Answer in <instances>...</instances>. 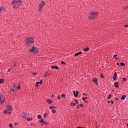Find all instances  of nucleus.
I'll return each mask as SVG.
<instances>
[{"mask_svg":"<svg viewBox=\"0 0 128 128\" xmlns=\"http://www.w3.org/2000/svg\"><path fill=\"white\" fill-rule=\"evenodd\" d=\"M4 102V98L2 96H0V104H2Z\"/></svg>","mask_w":128,"mask_h":128,"instance_id":"obj_6","label":"nucleus"},{"mask_svg":"<svg viewBox=\"0 0 128 128\" xmlns=\"http://www.w3.org/2000/svg\"><path fill=\"white\" fill-rule=\"evenodd\" d=\"M46 116H48V114H44V118H46Z\"/></svg>","mask_w":128,"mask_h":128,"instance_id":"obj_31","label":"nucleus"},{"mask_svg":"<svg viewBox=\"0 0 128 128\" xmlns=\"http://www.w3.org/2000/svg\"><path fill=\"white\" fill-rule=\"evenodd\" d=\"M120 64L121 66H124V63L121 62V63H120Z\"/></svg>","mask_w":128,"mask_h":128,"instance_id":"obj_26","label":"nucleus"},{"mask_svg":"<svg viewBox=\"0 0 128 128\" xmlns=\"http://www.w3.org/2000/svg\"><path fill=\"white\" fill-rule=\"evenodd\" d=\"M116 72H115L113 76V80H116Z\"/></svg>","mask_w":128,"mask_h":128,"instance_id":"obj_9","label":"nucleus"},{"mask_svg":"<svg viewBox=\"0 0 128 128\" xmlns=\"http://www.w3.org/2000/svg\"><path fill=\"white\" fill-rule=\"evenodd\" d=\"M44 119H42L40 120V122L41 124L43 122H44Z\"/></svg>","mask_w":128,"mask_h":128,"instance_id":"obj_25","label":"nucleus"},{"mask_svg":"<svg viewBox=\"0 0 128 128\" xmlns=\"http://www.w3.org/2000/svg\"><path fill=\"white\" fill-rule=\"evenodd\" d=\"M86 98H86H87V97H86V98Z\"/></svg>","mask_w":128,"mask_h":128,"instance_id":"obj_63","label":"nucleus"},{"mask_svg":"<svg viewBox=\"0 0 128 128\" xmlns=\"http://www.w3.org/2000/svg\"><path fill=\"white\" fill-rule=\"evenodd\" d=\"M84 52H88V50H90V48L88 47L86 48H84Z\"/></svg>","mask_w":128,"mask_h":128,"instance_id":"obj_16","label":"nucleus"},{"mask_svg":"<svg viewBox=\"0 0 128 128\" xmlns=\"http://www.w3.org/2000/svg\"><path fill=\"white\" fill-rule=\"evenodd\" d=\"M36 84H40V82H36Z\"/></svg>","mask_w":128,"mask_h":128,"instance_id":"obj_44","label":"nucleus"},{"mask_svg":"<svg viewBox=\"0 0 128 128\" xmlns=\"http://www.w3.org/2000/svg\"><path fill=\"white\" fill-rule=\"evenodd\" d=\"M6 108L8 110L10 111L12 110V106L7 105Z\"/></svg>","mask_w":128,"mask_h":128,"instance_id":"obj_7","label":"nucleus"},{"mask_svg":"<svg viewBox=\"0 0 128 128\" xmlns=\"http://www.w3.org/2000/svg\"><path fill=\"white\" fill-rule=\"evenodd\" d=\"M74 102H76V104H78V100H76L74 99Z\"/></svg>","mask_w":128,"mask_h":128,"instance_id":"obj_34","label":"nucleus"},{"mask_svg":"<svg viewBox=\"0 0 128 128\" xmlns=\"http://www.w3.org/2000/svg\"><path fill=\"white\" fill-rule=\"evenodd\" d=\"M80 105H78L77 106H76V108H80V106H79Z\"/></svg>","mask_w":128,"mask_h":128,"instance_id":"obj_52","label":"nucleus"},{"mask_svg":"<svg viewBox=\"0 0 128 128\" xmlns=\"http://www.w3.org/2000/svg\"><path fill=\"white\" fill-rule=\"evenodd\" d=\"M112 104H114V101H111Z\"/></svg>","mask_w":128,"mask_h":128,"instance_id":"obj_54","label":"nucleus"},{"mask_svg":"<svg viewBox=\"0 0 128 128\" xmlns=\"http://www.w3.org/2000/svg\"><path fill=\"white\" fill-rule=\"evenodd\" d=\"M54 108V106H50V107L49 108H50V110H52V108Z\"/></svg>","mask_w":128,"mask_h":128,"instance_id":"obj_32","label":"nucleus"},{"mask_svg":"<svg viewBox=\"0 0 128 128\" xmlns=\"http://www.w3.org/2000/svg\"><path fill=\"white\" fill-rule=\"evenodd\" d=\"M108 104H110V102L108 101Z\"/></svg>","mask_w":128,"mask_h":128,"instance_id":"obj_57","label":"nucleus"},{"mask_svg":"<svg viewBox=\"0 0 128 128\" xmlns=\"http://www.w3.org/2000/svg\"><path fill=\"white\" fill-rule=\"evenodd\" d=\"M14 66H16V65H14Z\"/></svg>","mask_w":128,"mask_h":128,"instance_id":"obj_64","label":"nucleus"},{"mask_svg":"<svg viewBox=\"0 0 128 128\" xmlns=\"http://www.w3.org/2000/svg\"><path fill=\"white\" fill-rule=\"evenodd\" d=\"M8 72H10V68H9V69L8 70Z\"/></svg>","mask_w":128,"mask_h":128,"instance_id":"obj_51","label":"nucleus"},{"mask_svg":"<svg viewBox=\"0 0 128 128\" xmlns=\"http://www.w3.org/2000/svg\"><path fill=\"white\" fill-rule=\"evenodd\" d=\"M54 95L52 96V98H54Z\"/></svg>","mask_w":128,"mask_h":128,"instance_id":"obj_58","label":"nucleus"},{"mask_svg":"<svg viewBox=\"0 0 128 128\" xmlns=\"http://www.w3.org/2000/svg\"><path fill=\"white\" fill-rule=\"evenodd\" d=\"M100 78H104V74H102L100 75Z\"/></svg>","mask_w":128,"mask_h":128,"instance_id":"obj_27","label":"nucleus"},{"mask_svg":"<svg viewBox=\"0 0 128 128\" xmlns=\"http://www.w3.org/2000/svg\"><path fill=\"white\" fill-rule=\"evenodd\" d=\"M48 76V72H46L44 75V78H47Z\"/></svg>","mask_w":128,"mask_h":128,"instance_id":"obj_15","label":"nucleus"},{"mask_svg":"<svg viewBox=\"0 0 128 128\" xmlns=\"http://www.w3.org/2000/svg\"><path fill=\"white\" fill-rule=\"evenodd\" d=\"M36 86H38V84H37V83H36V84H35Z\"/></svg>","mask_w":128,"mask_h":128,"instance_id":"obj_45","label":"nucleus"},{"mask_svg":"<svg viewBox=\"0 0 128 128\" xmlns=\"http://www.w3.org/2000/svg\"><path fill=\"white\" fill-rule=\"evenodd\" d=\"M4 12V9L2 7L0 8V12Z\"/></svg>","mask_w":128,"mask_h":128,"instance_id":"obj_14","label":"nucleus"},{"mask_svg":"<svg viewBox=\"0 0 128 128\" xmlns=\"http://www.w3.org/2000/svg\"><path fill=\"white\" fill-rule=\"evenodd\" d=\"M61 96H62V98H64V97L65 96L64 94H62L61 95Z\"/></svg>","mask_w":128,"mask_h":128,"instance_id":"obj_41","label":"nucleus"},{"mask_svg":"<svg viewBox=\"0 0 128 128\" xmlns=\"http://www.w3.org/2000/svg\"><path fill=\"white\" fill-rule=\"evenodd\" d=\"M8 114H12V112H9Z\"/></svg>","mask_w":128,"mask_h":128,"instance_id":"obj_55","label":"nucleus"},{"mask_svg":"<svg viewBox=\"0 0 128 128\" xmlns=\"http://www.w3.org/2000/svg\"><path fill=\"white\" fill-rule=\"evenodd\" d=\"M38 118L40 119V118H42V117L40 115H38Z\"/></svg>","mask_w":128,"mask_h":128,"instance_id":"obj_30","label":"nucleus"},{"mask_svg":"<svg viewBox=\"0 0 128 128\" xmlns=\"http://www.w3.org/2000/svg\"><path fill=\"white\" fill-rule=\"evenodd\" d=\"M51 68H56V70H58V66H52Z\"/></svg>","mask_w":128,"mask_h":128,"instance_id":"obj_17","label":"nucleus"},{"mask_svg":"<svg viewBox=\"0 0 128 128\" xmlns=\"http://www.w3.org/2000/svg\"><path fill=\"white\" fill-rule=\"evenodd\" d=\"M46 6V2H44V1H42L41 4L39 5L38 8H39V12H41L42 10V6Z\"/></svg>","mask_w":128,"mask_h":128,"instance_id":"obj_4","label":"nucleus"},{"mask_svg":"<svg viewBox=\"0 0 128 128\" xmlns=\"http://www.w3.org/2000/svg\"><path fill=\"white\" fill-rule=\"evenodd\" d=\"M32 74H34V76H36V72H33Z\"/></svg>","mask_w":128,"mask_h":128,"instance_id":"obj_49","label":"nucleus"},{"mask_svg":"<svg viewBox=\"0 0 128 128\" xmlns=\"http://www.w3.org/2000/svg\"><path fill=\"white\" fill-rule=\"evenodd\" d=\"M52 114H56V111L54 110V109H52Z\"/></svg>","mask_w":128,"mask_h":128,"instance_id":"obj_23","label":"nucleus"},{"mask_svg":"<svg viewBox=\"0 0 128 128\" xmlns=\"http://www.w3.org/2000/svg\"><path fill=\"white\" fill-rule=\"evenodd\" d=\"M26 120H28V122H30V120H32V118H27Z\"/></svg>","mask_w":128,"mask_h":128,"instance_id":"obj_22","label":"nucleus"},{"mask_svg":"<svg viewBox=\"0 0 128 128\" xmlns=\"http://www.w3.org/2000/svg\"><path fill=\"white\" fill-rule=\"evenodd\" d=\"M22 0H14L12 2V6H14L12 7V8L14 10H16V8H20V6H22Z\"/></svg>","mask_w":128,"mask_h":128,"instance_id":"obj_1","label":"nucleus"},{"mask_svg":"<svg viewBox=\"0 0 128 128\" xmlns=\"http://www.w3.org/2000/svg\"><path fill=\"white\" fill-rule=\"evenodd\" d=\"M53 108H56V106H54V107H53Z\"/></svg>","mask_w":128,"mask_h":128,"instance_id":"obj_56","label":"nucleus"},{"mask_svg":"<svg viewBox=\"0 0 128 128\" xmlns=\"http://www.w3.org/2000/svg\"><path fill=\"white\" fill-rule=\"evenodd\" d=\"M3 112L4 114H8V110H4L3 111Z\"/></svg>","mask_w":128,"mask_h":128,"instance_id":"obj_19","label":"nucleus"},{"mask_svg":"<svg viewBox=\"0 0 128 128\" xmlns=\"http://www.w3.org/2000/svg\"><path fill=\"white\" fill-rule=\"evenodd\" d=\"M31 126H34V124H31Z\"/></svg>","mask_w":128,"mask_h":128,"instance_id":"obj_60","label":"nucleus"},{"mask_svg":"<svg viewBox=\"0 0 128 128\" xmlns=\"http://www.w3.org/2000/svg\"><path fill=\"white\" fill-rule=\"evenodd\" d=\"M82 54V52H78L75 54V56H80V54Z\"/></svg>","mask_w":128,"mask_h":128,"instance_id":"obj_11","label":"nucleus"},{"mask_svg":"<svg viewBox=\"0 0 128 128\" xmlns=\"http://www.w3.org/2000/svg\"><path fill=\"white\" fill-rule=\"evenodd\" d=\"M116 56H118V55L115 54V55H114V56H113V58H116Z\"/></svg>","mask_w":128,"mask_h":128,"instance_id":"obj_40","label":"nucleus"},{"mask_svg":"<svg viewBox=\"0 0 128 128\" xmlns=\"http://www.w3.org/2000/svg\"><path fill=\"white\" fill-rule=\"evenodd\" d=\"M82 100L86 101V98L83 97V98H82Z\"/></svg>","mask_w":128,"mask_h":128,"instance_id":"obj_39","label":"nucleus"},{"mask_svg":"<svg viewBox=\"0 0 128 128\" xmlns=\"http://www.w3.org/2000/svg\"><path fill=\"white\" fill-rule=\"evenodd\" d=\"M47 102H48V104H50L52 103V100H48Z\"/></svg>","mask_w":128,"mask_h":128,"instance_id":"obj_18","label":"nucleus"},{"mask_svg":"<svg viewBox=\"0 0 128 128\" xmlns=\"http://www.w3.org/2000/svg\"><path fill=\"white\" fill-rule=\"evenodd\" d=\"M25 42L27 44H33L34 41L32 40V38H28L25 40Z\"/></svg>","mask_w":128,"mask_h":128,"instance_id":"obj_3","label":"nucleus"},{"mask_svg":"<svg viewBox=\"0 0 128 128\" xmlns=\"http://www.w3.org/2000/svg\"><path fill=\"white\" fill-rule=\"evenodd\" d=\"M40 83V84H42V80H41L40 82H39Z\"/></svg>","mask_w":128,"mask_h":128,"instance_id":"obj_37","label":"nucleus"},{"mask_svg":"<svg viewBox=\"0 0 128 128\" xmlns=\"http://www.w3.org/2000/svg\"><path fill=\"white\" fill-rule=\"evenodd\" d=\"M70 104H71L72 106H76V103H74V102H72L70 103Z\"/></svg>","mask_w":128,"mask_h":128,"instance_id":"obj_24","label":"nucleus"},{"mask_svg":"<svg viewBox=\"0 0 128 128\" xmlns=\"http://www.w3.org/2000/svg\"><path fill=\"white\" fill-rule=\"evenodd\" d=\"M30 52H33V54H36L38 52V48H36L34 46H33L30 50Z\"/></svg>","mask_w":128,"mask_h":128,"instance_id":"obj_5","label":"nucleus"},{"mask_svg":"<svg viewBox=\"0 0 128 128\" xmlns=\"http://www.w3.org/2000/svg\"><path fill=\"white\" fill-rule=\"evenodd\" d=\"M114 86H116V88H118V82H116L114 84Z\"/></svg>","mask_w":128,"mask_h":128,"instance_id":"obj_12","label":"nucleus"},{"mask_svg":"<svg viewBox=\"0 0 128 128\" xmlns=\"http://www.w3.org/2000/svg\"><path fill=\"white\" fill-rule=\"evenodd\" d=\"M22 114V115H24V116H22L23 118H26V113H24V112H23Z\"/></svg>","mask_w":128,"mask_h":128,"instance_id":"obj_20","label":"nucleus"},{"mask_svg":"<svg viewBox=\"0 0 128 128\" xmlns=\"http://www.w3.org/2000/svg\"><path fill=\"white\" fill-rule=\"evenodd\" d=\"M126 78H122V82H126Z\"/></svg>","mask_w":128,"mask_h":128,"instance_id":"obj_35","label":"nucleus"},{"mask_svg":"<svg viewBox=\"0 0 128 128\" xmlns=\"http://www.w3.org/2000/svg\"><path fill=\"white\" fill-rule=\"evenodd\" d=\"M11 92H14V89H12Z\"/></svg>","mask_w":128,"mask_h":128,"instance_id":"obj_47","label":"nucleus"},{"mask_svg":"<svg viewBox=\"0 0 128 128\" xmlns=\"http://www.w3.org/2000/svg\"><path fill=\"white\" fill-rule=\"evenodd\" d=\"M92 82L96 84H98V79H96V78H94Z\"/></svg>","mask_w":128,"mask_h":128,"instance_id":"obj_10","label":"nucleus"},{"mask_svg":"<svg viewBox=\"0 0 128 128\" xmlns=\"http://www.w3.org/2000/svg\"><path fill=\"white\" fill-rule=\"evenodd\" d=\"M116 60H118V58H116Z\"/></svg>","mask_w":128,"mask_h":128,"instance_id":"obj_59","label":"nucleus"},{"mask_svg":"<svg viewBox=\"0 0 128 128\" xmlns=\"http://www.w3.org/2000/svg\"><path fill=\"white\" fill-rule=\"evenodd\" d=\"M83 96H88V94L84 93Z\"/></svg>","mask_w":128,"mask_h":128,"instance_id":"obj_46","label":"nucleus"},{"mask_svg":"<svg viewBox=\"0 0 128 128\" xmlns=\"http://www.w3.org/2000/svg\"><path fill=\"white\" fill-rule=\"evenodd\" d=\"M80 106H81V108H82V106H84V105H82V104H80Z\"/></svg>","mask_w":128,"mask_h":128,"instance_id":"obj_48","label":"nucleus"},{"mask_svg":"<svg viewBox=\"0 0 128 128\" xmlns=\"http://www.w3.org/2000/svg\"><path fill=\"white\" fill-rule=\"evenodd\" d=\"M126 96L123 95V96H122L121 100H126Z\"/></svg>","mask_w":128,"mask_h":128,"instance_id":"obj_13","label":"nucleus"},{"mask_svg":"<svg viewBox=\"0 0 128 128\" xmlns=\"http://www.w3.org/2000/svg\"><path fill=\"white\" fill-rule=\"evenodd\" d=\"M4 80L2 78H0V84H3Z\"/></svg>","mask_w":128,"mask_h":128,"instance_id":"obj_21","label":"nucleus"},{"mask_svg":"<svg viewBox=\"0 0 128 128\" xmlns=\"http://www.w3.org/2000/svg\"><path fill=\"white\" fill-rule=\"evenodd\" d=\"M76 128H84V127L82 128V127H80V126H78V127H77Z\"/></svg>","mask_w":128,"mask_h":128,"instance_id":"obj_50","label":"nucleus"},{"mask_svg":"<svg viewBox=\"0 0 128 128\" xmlns=\"http://www.w3.org/2000/svg\"><path fill=\"white\" fill-rule=\"evenodd\" d=\"M14 86H16V85H14Z\"/></svg>","mask_w":128,"mask_h":128,"instance_id":"obj_62","label":"nucleus"},{"mask_svg":"<svg viewBox=\"0 0 128 128\" xmlns=\"http://www.w3.org/2000/svg\"><path fill=\"white\" fill-rule=\"evenodd\" d=\"M14 124H15L16 126L17 124H16V122H15Z\"/></svg>","mask_w":128,"mask_h":128,"instance_id":"obj_61","label":"nucleus"},{"mask_svg":"<svg viewBox=\"0 0 128 128\" xmlns=\"http://www.w3.org/2000/svg\"><path fill=\"white\" fill-rule=\"evenodd\" d=\"M44 124H48V123H46V122L44 121V122H43Z\"/></svg>","mask_w":128,"mask_h":128,"instance_id":"obj_42","label":"nucleus"},{"mask_svg":"<svg viewBox=\"0 0 128 128\" xmlns=\"http://www.w3.org/2000/svg\"><path fill=\"white\" fill-rule=\"evenodd\" d=\"M98 12H92V13L90 14V16L88 17L89 20H94V18L98 16Z\"/></svg>","mask_w":128,"mask_h":128,"instance_id":"obj_2","label":"nucleus"},{"mask_svg":"<svg viewBox=\"0 0 128 128\" xmlns=\"http://www.w3.org/2000/svg\"><path fill=\"white\" fill-rule=\"evenodd\" d=\"M62 64H66V62H61Z\"/></svg>","mask_w":128,"mask_h":128,"instance_id":"obj_36","label":"nucleus"},{"mask_svg":"<svg viewBox=\"0 0 128 128\" xmlns=\"http://www.w3.org/2000/svg\"><path fill=\"white\" fill-rule=\"evenodd\" d=\"M78 91H76H76H74L73 92V94H74V96H75V98H78Z\"/></svg>","mask_w":128,"mask_h":128,"instance_id":"obj_8","label":"nucleus"},{"mask_svg":"<svg viewBox=\"0 0 128 128\" xmlns=\"http://www.w3.org/2000/svg\"><path fill=\"white\" fill-rule=\"evenodd\" d=\"M58 100H60V96H58Z\"/></svg>","mask_w":128,"mask_h":128,"instance_id":"obj_43","label":"nucleus"},{"mask_svg":"<svg viewBox=\"0 0 128 128\" xmlns=\"http://www.w3.org/2000/svg\"><path fill=\"white\" fill-rule=\"evenodd\" d=\"M108 96H108V97L107 98L110 99V98H112V94H109Z\"/></svg>","mask_w":128,"mask_h":128,"instance_id":"obj_28","label":"nucleus"},{"mask_svg":"<svg viewBox=\"0 0 128 128\" xmlns=\"http://www.w3.org/2000/svg\"><path fill=\"white\" fill-rule=\"evenodd\" d=\"M117 66H120V63L118 62L116 63Z\"/></svg>","mask_w":128,"mask_h":128,"instance_id":"obj_53","label":"nucleus"},{"mask_svg":"<svg viewBox=\"0 0 128 128\" xmlns=\"http://www.w3.org/2000/svg\"><path fill=\"white\" fill-rule=\"evenodd\" d=\"M17 90H20V86H18V87H16Z\"/></svg>","mask_w":128,"mask_h":128,"instance_id":"obj_29","label":"nucleus"},{"mask_svg":"<svg viewBox=\"0 0 128 128\" xmlns=\"http://www.w3.org/2000/svg\"><path fill=\"white\" fill-rule=\"evenodd\" d=\"M9 126L11 128H12V124H9Z\"/></svg>","mask_w":128,"mask_h":128,"instance_id":"obj_33","label":"nucleus"},{"mask_svg":"<svg viewBox=\"0 0 128 128\" xmlns=\"http://www.w3.org/2000/svg\"><path fill=\"white\" fill-rule=\"evenodd\" d=\"M124 28H128V24L124 25Z\"/></svg>","mask_w":128,"mask_h":128,"instance_id":"obj_38","label":"nucleus"}]
</instances>
